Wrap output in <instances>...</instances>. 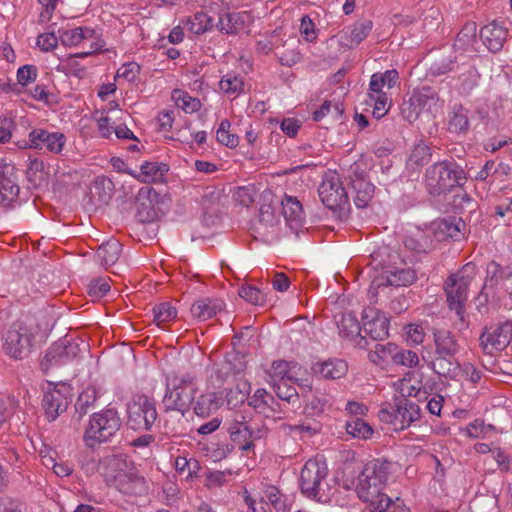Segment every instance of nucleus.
<instances>
[{"label": "nucleus", "instance_id": "nucleus-1", "mask_svg": "<svg viewBox=\"0 0 512 512\" xmlns=\"http://www.w3.org/2000/svg\"><path fill=\"white\" fill-rule=\"evenodd\" d=\"M390 473L391 463L386 460L372 459L364 464L355 484L358 498L367 504L363 512H388L403 504L384 493Z\"/></svg>", "mask_w": 512, "mask_h": 512}, {"label": "nucleus", "instance_id": "nucleus-2", "mask_svg": "<svg viewBox=\"0 0 512 512\" xmlns=\"http://www.w3.org/2000/svg\"><path fill=\"white\" fill-rule=\"evenodd\" d=\"M100 473L110 487L123 494L137 495L145 490V479L127 455L113 454L100 459Z\"/></svg>", "mask_w": 512, "mask_h": 512}, {"label": "nucleus", "instance_id": "nucleus-3", "mask_svg": "<svg viewBox=\"0 0 512 512\" xmlns=\"http://www.w3.org/2000/svg\"><path fill=\"white\" fill-rule=\"evenodd\" d=\"M466 181L465 170L455 161H438L425 171V188L432 196H440L455 187H462Z\"/></svg>", "mask_w": 512, "mask_h": 512}, {"label": "nucleus", "instance_id": "nucleus-4", "mask_svg": "<svg viewBox=\"0 0 512 512\" xmlns=\"http://www.w3.org/2000/svg\"><path fill=\"white\" fill-rule=\"evenodd\" d=\"M122 420L118 410L114 407H106L89 417L84 430L83 441L88 448H96L109 442L120 430Z\"/></svg>", "mask_w": 512, "mask_h": 512}, {"label": "nucleus", "instance_id": "nucleus-5", "mask_svg": "<svg viewBox=\"0 0 512 512\" xmlns=\"http://www.w3.org/2000/svg\"><path fill=\"white\" fill-rule=\"evenodd\" d=\"M328 467L325 461L313 458L306 461L299 479L301 493L317 502L326 503L330 499L331 488L326 482Z\"/></svg>", "mask_w": 512, "mask_h": 512}, {"label": "nucleus", "instance_id": "nucleus-6", "mask_svg": "<svg viewBox=\"0 0 512 512\" xmlns=\"http://www.w3.org/2000/svg\"><path fill=\"white\" fill-rule=\"evenodd\" d=\"M37 332L38 325L31 316H25L13 323L4 338L6 354L14 359L26 358L31 352Z\"/></svg>", "mask_w": 512, "mask_h": 512}, {"label": "nucleus", "instance_id": "nucleus-7", "mask_svg": "<svg viewBox=\"0 0 512 512\" xmlns=\"http://www.w3.org/2000/svg\"><path fill=\"white\" fill-rule=\"evenodd\" d=\"M197 391V381L191 374L174 377L167 383L163 404L166 410L184 414L193 404Z\"/></svg>", "mask_w": 512, "mask_h": 512}, {"label": "nucleus", "instance_id": "nucleus-8", "mask_svg": "<svg viewBox=\"0 0 512 512\" xmlns=\"http://www.w3.org/2000/svg\"><path fill=\"white\" fill-rule=\"evenodd\" d=\"M417 279L416 271L410 267H388L375 276L369 286L368 294L371 299L380 294L386 295L389 287L412 285Z\"/></svg>", "mask_w": 512, "mask_h": 512}, {"label": "nucleus", "instance_id": "nucleus-9", "mask_svg": "<svg viewBox=\"0 0 512 512\" xmlns=\"http://www.w3.org/2000/svg\"><path fill=\"white\" fill-rule=\"evenodd\" d=\"M128 426L133 430L150 431L157 420L155 403L146 395L133 397L127 406Z\"/></svg>", "mask_w": 512, "mask_h": 512}, {"label": "nucleus", "instance_id": "nucleus-10", "mask_svg": "<svg viewBox=\"0 0 512 512\" xmlns=\"http://www.w3.org/2000/svg\"><path fill=\"white\" fill-rule=\"evenodd\" d=\"M480 347L487 355L504 350L512 342V320L485 326L480 337Z\"/></svg>", "mask_w": 512, "mask_h": 512}, {"label": "nucleus", "instance_id": "nucleus-11", "mask_svg": "<svg viewBox=\"0 0 512 512\" xmlns=\"http://www.w3.org/2000/svg\"><path fill=\"white\" fill-rule=\"evenodd\" d=\"M469 284L470 278L468 276L455 273L448 277L444 286L448 306L455 311L463 326H467L464 316Z\"/></svg>", "mask_w": 512, "mask_h": 512}, {"label": "nucleus", "instance_id": "nucleus-12", "mask_svg": "<svg viewBox=\"0 0 512 512\" xmlns=\"http://www.w3.org/2000/svg\"><path fill=\"white\" fill-rule=\"evenodd\" d=\"M71 387L65 383L48 384L42 399V408L51 422L64 413L71 402Z\"/></svg>", "mask_w": 512, "mask_h": 512}, {"label": "nucleus", "instance_id": "nucleus-13", "mask_svg": "<svg viewBox=\"0 0 512 512\" xmlns=\"http://www.w3.org/2000/svg\"><path fill=\"white\" fill-rule=\"evenodd\" d=\"M67 138L62 132L48 131L43 128H34L28 134V139L23 140L21 148L46 149L53 154H60L65 145Z\"/></svg>", "mask_w": 512, "mask_h": 512}, {"label": "nucleus", "instance_id": "nucleus-14", "mask_svg": "<svg viewBox=\"0 0 512 512\" xmlns=\"http://www.w3.org/2000/svg\"><path fill=\"white\" fill-rule=\"evenodd\" d=\"M60 41L65 46H82L81 55L89 56L99 51L103 44L97 33L89 27H76L64 30L60 34Z\"/></svg>", "mask_w": 512, "mask_h": 512}, {"label": "nucleus", "instance_id": "nucleus-15", "mask_svg": "<svg viewBox=\"0 0 512 512\" xmlns=\"http://www.w3.org/2000/svg\"><path fill=\"white\" fill-rule=\"evenodd\" d=\"M322 203L329 209L342 208L348 203V195L337 175L326 177L318 188Z\"/></svg>", "mask_w": 512, "mask_h": 512}, {"label": "nucleus", "instance_id": "nucleus-16", "mask_svg": "<svg viewBox=\"0 0 512 512\" xmlns=\"http://www.w3.org/2000/svg\"><path fill=\"white\" fill-rule=\"evenodd\" d=\"M510 25L506 19L493 20L480 29V38L489 51L497 53L502 50L509 37Z\"/></svg>", "mask_w": 512, "mask_h": 512}, {"label": "nucleus", "instance_id": "nucleus-17", "mask_svg": "<svg viewBox=\"0 0 512 512\" xmlns=\"http://www.w3.org/2000/svg\"><path fill=\"white\" fill-rule=\"evenodd\" d=\"M17 170L12 163L0 159V205L7 207L19 195Z\"/></svg>", "mask_w": 512, "mask_h": 512}, {"label": "nucleus", "instance_id": "nucleus-18", "mask_svg": "<svg viewBox=\"0 0 512 512\" xmlns=\"http://www.w3.org/2000/svg\"><path fill=\"white\" fill-rule=\"evenodd\" d=\"M279 224L280 218L276 215L275 209L269 204H264L259 209V214L253 223L252 230L255 233V237L271 240L278 235Z\"/></svg>", "mask_w": 512, "mask_h": 512}, {"label": "nucleus", "instance_id": "nucleus-19", "mask_svg": "<svg viewBox=\"0 0 512 512\" xmlns=\"http://www.w3.org/2000/svg\"><path fill=\"white\" fill-rule=\"evenodd\" d=\"M335 322L338 327L339 335L353 343L359 348L367 347V340L361 335V326L352 312H341L335 315Z\"/></svg>", "mask_w": 512, "mask_h": 512}, {"label": "nucleus", "instance_id": "nucleus-20", "mask_svg": "<svg viewBox=\"0 0 512 512\" xmlns=\"http://www.w3.org/2000/svg\"><path fill=\"white\" fill-rule=\"evenodd\" d=\"M226 425L231 440L238 444L242 451H248L254 447L251 441L252 430L243 414L235 413L227 419Z\"/></svg>", "mask_w": 512, "mask_h": 512}, {"label": "nucleus", "instance_id": "nucleus-21", "mask_svg": "<svg viewBox=\"0 0 512 512\" xmlns=\"http://www.w3.org/2000/svg\"><path fill=\"white\" fill-rule=\"evenodd\" d=\"M401 391L402 395L395 398L394 403L399 415L400 429L404 430L420 418V408L414 401L406 397L404 389Z\"/></svg>", "mask_w": 512, "mask_h": 512}, {"label": "nucleus", "instance_id": "nucleus-22", "mask_svg": "<svg viewBox=\"0 0 512 512\" xmlns=\"http://www.w3.org/2000/svg\"><path fill=\"white\" fill-rule=\"evenodd\" d=\"M224 306L225 304L222 299L204 297L196 300L192 304L190 311L194 318L200 321H206L221 312Z\"/></svg>", "mask_w": 512, "mask_h": 512}, {"label": "nucleus", "instance_id": "nucleus-23", "mask_svg": "<svg viewBox=\"0 0 512 512\" xmlns=\"http://www.w3.org/2000/svg\"><path fill=\"white\" fill-rule=\"evenodd\" d=\"M283 216L291 229L297 230L305 221L301 202L293 196L285 195L281 201Z\"/></svg>", "mask_w": 512, "mask_h": 512}, {"label": "nucleus", "instance_id": "nucleus-24", "mask_svg": "<svg viewBox=\"0 0 512 512\" xmlns=\"http://www.w3.org/2000/svg\"><path fill=\"white\" fill-rule=\"evenodd\" d=\"M299 365L296 362L284 360L274 361L268 371V383L275 384L283 381H297Z\"/></svg>", "mask_w": 512, "mask_h": 512}, {"label": "nucleus", "instance_id": "nucleus-25", "mask_svg": "<svg viewBox=\"0 0 512 512\" xmlns=\"http://www.w3.org/2000/svg\"><path fill=\"white\" fill-rule=\"evenodd\" d=\"M433 341L435 346L434 355L439 356H456L459 352L460 345L455 336L445 329L433 330Z\"/></svg>", "mask_w": 512, "mask_h": 512}, {"label": "nucleus", "instance_id": "nucleus-26", "mask_svg": "<svg viewBox=\"0 0 512 512\" xmlns=\"http://www.w3.org/2000/svg\"><path fill=\"white\" fill-rule=\"evenodd\" d=\"M372 26V21L365 20L343 29L340 33L341 43L348 47L359 45L369 35Z\"/></svg>", "mask_w": 512, "mask_h": 512}, {"label": "nucleus", "instance_id": "nucleus-27", "mask_svg": "<svg viewBox=\"0 0 512 512\" xmlns=\"http://www.w3.org/2000/svg\"><path fill=\"white\" fill-rule=\"evenodd\" d=\"M315 374L324 379H340L348 371L347 363L342 359H328L323 362H317L312 367Z\"/></svg>", "mask_w": 512, "mask_h": 512}, {"label": "nucleus", "instance_id": "nucleus-28", "mask_svg": "<svg viewBox=\"0 0 512 512\" xmlns=\"http://www.w3.org/2000/svg\"><path fill=\"white\" fill-rule=\"evenodd\" d=\"M434 239L433 231L417 229L405 238L404 245L415 253H428L434 247Z\"/></svg>", "mask_w": 512, "mask_h": 512}, {"label": "nucleus", "instance_id": "nucleus-29", "mask_svg": "<svg viewBox=\"0 0 512 512\" xmlns=\"http://www.w3.org/2000/svg\"><path fill=\"white\" fill-rule=\"evenodd\" d=\"M428 366L437 375L450 379H456L461 373L460 364L455 356L434 355V358L428 363Z\"/></svg>", "mask_w": 512, "mask_h": 512}, {"label": "nucleus", "instance_id": "nucleus-30", "mask_svg": "<svg viewBox=\"0 0 512 512\" xmlns=\"http://www.w3.org/2000/svg\"><path fill=\"white\" fill-rule=\"evenodd\" d=\"M411 97L414 99V103L421 108L429 112L437 111L442 107L443 102L440 100L438 91L430 86H423L418 90H415Z\"/></svg>", "mask_w": 512, "mask_h": 512}, {"label": "nucleus", "instance_id": "nucleus-31", "mask_svg": "<svg viewBox=\"0 0 512 512\" xmlns=\"http://www.w3.org/2000/svg\"><path fill=\"white\" fill-rule=\"evenodd\" d=\"M261 493L262 500L269 503L275 512H290L289 499L278 487L268 483L262 484Z\"/></svg>", "mask_w": 512, "mask_h": 512}, {"label": "nucleus", "instance_id": "nucleus-32", "mask_svg": "<svg viewBox=\"0 0 512 512\" xmlns=\"http://www.w3.org/2000/svg\"><path fill=\"white\" fill-rule=\"evenodd\" d=\"M435 231L434 238L437 240H443L451 238L458 240L462 236V228L465 227V223L461 219H442L434 223Z\"/></svg>", "mask_w": 512, "mask_h": 512}, {"label": "nucleus", "instance_id": "nucleus-33", "mask_svg": "<svg viewBox=\"0 0 512 512\" xmlns=\"http://www.w3.org/2000/svg\"><path fill=\"white\" fill-rule=\"evenodd\" d=\"M354 203L358 208L368 206L374 194V185L364 177L356 176L351 181Z\"/></svg>", "mask_w": 512, "mask_h": 512}, {"label": "nucleus", "instance_id": "nucleus-34", "mask_svg": "<svg viewBox=\"0 0 512 512\" xmlns=\"http://www.w3.org/2000/svg\"><path fill=\"white\" fill-rule=\"evenodd\" d=\"M169 171V166L165 163L144 162L140 167V172L136 173L135 179L143 183L156 182L163 178Z\"/></svg>", "mask_w": 512, "mask_h": 512}, {"label": "nucleus", "instance_id": "nucleus-35", "mask_svg": "<svg viewBox=\"0 0 512 512\" xmlns=\"http://www.w3.org/2000/svg\"><path fill=\"white\" fill-rule=\"evenodd\" d=\"M399 73L395 69L387 70L384 73H374L370 78L369 91L375 93H386L384 88L391 89L398 84Z\"/></svg>", "mask_w": 512, "mask_h": 512}, {"label": "nucleus", "instance_id": "nucleus-36", "mask_svg": "<svg viewBox=\"0 0 512 512\" xmlns=\"http://www.w3.org/2000/svg\"><path fill=\"white\" fill-rule=\"evenodd\" d=\"M457 70L460 71L458 75V90L463 95H469L477 86L480 75L477 69L471 64H462L461 66H457Z\"/></svg>", "mask_w": 512, "mask_h": 512}, {"label": "nucleus", "instance_id": "nucleus-37", "mask_svg": "<svg viewBox=\"0 0 512 512\" xmlns=\"http://www.w3.org/2000/svg\"><path fill=\"white\" fill-rule=\"evenodd\" d=\"M469 126L468 110L462 105H454L449 112L448 130L456 134H466Z\"/></svg>", "mask_w": 512, "mask_h": 512}, {"label": "nucleus", "instance_id": "nucleus-38", "mask_svg": "<svg viewBox=\"0 0 512 512\" xmlns=\"http://www.w3.org/2000/svg\"><path fill=\"white\" fill-rule=\"evenodd\" d=\"M122 252V244L115 239H111L99 246L97 250V258L102 266H110L115 264Z\"/></svg>", "mask_w": 512, "mask_h": 512}, {"label": "nucleus", "instance_id": "nucleus-39", "mask_svg": "<svg viewBox=\"0 0 512 512\" xmlns=\"http://www.w3.org/2000/svg\"><path fill=\"white\" fill-rule=\"evenodd\" d=\"M397 345L392 342L386 344L377 343L374 349L369 351L368 359L375 365L384 367L389 363L393 364L394 353Z\"/></svg>", "mask_w": 512, "mask_h": 512}, {"label": "nucleus", "instance_id": "nucleus-40", "mask_svg": "<svg viewBox=\"0 0 512 512\" xmlns=\"http://www.w3.org/2000/svg\"><path fill=\"white\" fill-rule=\"evenodd\" d=\"M222 404V397L215 392L201 394L195 402L194 412L200 417H207Z\"/></svg>", "mask_w": 512, "mask_h": 512}, {"label": "nucleus", "instance_id": "nucleus-41", "mask_svg": "<svg viewBox=\"0 0 512 512\" xmlns=\"http://www.w3.org/2000/svg\"><path fill=\"white\" fill-rule=\"evenodd\" d=\"M98 398L99 392L95 386L89 385L82 390L75 403V411L79 418H82L95 407Z\"/></svg>", "mask_w": 512, "mask_h": 512}, {"label": "nucleus", "instance_id": "nucleus-42", "mask_svg": "<svg viewBox=\"0 0 512 512\" xmlns=\"http://www.w3.org/2000/svg\"><path fill=\"white\" fill-rule=\"evenodd\" d=\"M246 14L239 12H228L221 14L218 19L217 27L220 31L227 34H236L243 28Z\"/></svg>", "mask_w": 512, "mask_h": 512}, {"label": "nucleus", "instance_id": "nucleus-43", "mask_svg": "<svg viewBox=\"0 0 512 512\" xmlns=\"http://www.w3.org/2000/svg\"><path fill=\"white\" fill-rule=\"evenodd\" d=\"M363 330L373 340H383L389 335V321L384 316H377L370 321H364Z\"/></svg>", "mask_w": 512, "mask_h": 512}, {"label": "nucleus", "instance_id": "nucleus-44", "mask_svg": "<svg viewBox=\"0 0 512 512\" xmlns=\"http://www.w3.org/2000/svg\"><path fill=\"white\" fill-rule=\"evenodd\" d=\"M477 25L475 22H467L457 34L454 48L457 50H469L476 43Z\"/></svg>", "mask_w": 512, "mask_h": 512}, {"label": "nucleus", "instance_id": "nucleus-45", "mask_svg": "<svg viewBox=\"0 0 512 512\" xmlns=\"http://www.w3.org/2000/svg\"><path fill=\"white\" fill-rule=\"evenodd\" d=\"M185 25L191 33L200 35L212 29L214 19L207 13L200 11L189 17Z\"/></svg>", "mask_w": 512, "mask_h": 512}, {"label": "nucleus", "instance_id": "nucleus-46", "mask_svg": "<svg viewBox=\"0 0 512 512\" xmlns=\"http://www.w3.org/2000/svg\"><path fill=\"white\" fill-rule=\"evenodd\" d=\"M63 346L61 345V341H57L54 343L45 353L42 361L41 367L47 372L53 367L60 366L66 364V359L64 358Z\"/></svg>", "mask_w": 512, "mask_h": 512}, {"label": "nucleus", "instance_id": "nucleus-47", "mask_svg": "<svg viewBox=\"0 0 512 512\" xmlns=\"http://www.w3.org/2000/svg\"><path fill=\"white\" fill-rule=\"evenodd\" d=\"M248 403L257 412L266 414L268 411L273 410V404L275 403V399L265 389L259 388L249 398Z\"/></svg>", "mask_w": 512, "mask_h": 512}, {"label": "nucleus", "instance_id": "nucleus-48", "mask_svg": "<svg viewBox=\"0 0 512 512\" xmlns=\"http://www.w3.org/2000/svg\"><path fill=\"white\" fill-rule=\"evenodd\" d=\"M177 107L181 108L186 113H194L201 108L199 99L190 96L186 91L181 89H174L171 95Z\"/></svg>", "mask_w": 512, "mask_h": 512}, {"label": "nucleus", "instance_id": "nucleus-49", "mask_svg": "<svg viewBox=\"0 0 512 512\" xmlns=\"http://www.w3.org/2000/svg\"><path fill=\"white\" fill-rule=\"evenodd\" d=\"M367 105L373 106V116L380 119L387 114L390 108V99L386 93H368Z\"/></svg>", "mask_w": 512, "mask_h": 512}, {"label": "nucleus", "instance_id": "nucleus-50", "mask_svg": "<svg viewBox=\"0 0 512 512\" xmlns=\"http://www.w3.org/2000/svg\"><path fill=\"white\" fill-rule=\"evenodd\" d=\"M280 429L285 435L300 440H303L306 437H311L318 432V428L316 426H312L305 422L297 425L283 423L281 424Z\"/></svg>", "mask_w": 512, "mask_h": 512}, {"label": "nucleus", "instance_id": "nucleus-51", "mask_svg": "<svg viewBox=\"0 0 512 512\" xmlns=\"http://www.w3.org/2000/svg\"><path fill=\"white\" fill-rule=\"evenodd\" d=\"M346 431L349 435L359 439H369L373 434L372 427L361 418H354L346 423Z\"/></svg>", "mask_w": 512, "mask_h": 512}, {"label": "nucleus", "instance_id": "nucleus-52", "mask_svg": "<svg viewBox=\"0 0 512 512\" xmlns=\"http://www.w3.org/2000/svg\"><path fill=\"white\" fill-rule=\"evenodd\" d=\"M231 123L228 119H223L216 131L217 141L229 148H235L239 144V137L230 133Z\"/></svg>", "mask_w": 512, "mask_h": 512}, {"label": "nucleus", "instance_id": "nucleus-53", "mask_svg": "<svg viewBox=\"0 0 512 512\" xmlns=\"http://www.w3.org/2000/svg\"><path fill=\"white\" fill-rule=\"evenodd\" d=\"M219 87L228 95H238L244 89V81L240 76L228 73L221 78Z\"/></svg>", "mask_w": 512, "mask_h": 512}, {"label": "nucleus", "instance_id": "nucleus-54", "mask_svg": "<svg viewBox=\"0 0 512 512\" xmlns=\"http://www.w3.org/2000/svg\"><path fill=\"white\" fill-rule=\"evenodd\" d=\"M60 341L64 348L63 353L67 363L79 357L87 347L86 343L82 340H73L68 337H64L60 339Z\"/></svg>", "mask_w": 512, "mask_h": 512}, {"label": "nucleus", "instance_id": "nucleus-55", "mask_svg": "<svg viewBox=\"0 0 512 512\" xmlns=\"http://www.w3.org/2000/svg\"><path fill=\"white\" fill-rule=\"evenodd\" d=\"M420 363L419 356L412 350L400 348L398 345L394 353L393 364L407 368H416Z\"/></svg>", "mask_w": 512, "mask_h": 512}, {"label": "nucleus", "instance_id": "nucleus-56", "mask_svg": "<svg viewBox=\"0 0 512 512\" xmlns=\"http://www.w3.org/2000/svg\"><path fill=\"white\" fill-rule=\"evenodd\" d=\"M154 322L158 326L176 318L177 311L169 302L161 303L153 308Z\"/></svg>", "mask_w": 512, "mask_h": 512}, {"label": "nucleus", "instance_id": "nucleus-57", "mask_svg": "<svg viewBox=\"0 0 512 512\" xmlns=\"http://www.w3.org/2000/svg\"><path fill=\"white\" fill-rule=\"evenodd\" d=\"M19 407V402L14 396L0 397V428L8 422Z\"/></svg>", "mask_w": 512, "mask_h": 512}, {"label": "nucleus", "instance_id": "nucleus-58", "mask_svg": "<svg viewBox=\"0 0 512 512\" xmlns=\"http://www.w3.org/2000/svg\"><path fill=\"white\" fill-rule=\"evenodd\" d=\"M378 418L382 423L390 425L395 431L401 430L395 403L382 406L378 412Z\"/></svg>", "mask_w": 512, "mask_h": 512}, {"label": "nucleus", "instance_id": "nucleus-59", "mask_svg": "<svg viewBox=\"0 0 512 512\" xmlns=\"http://www.w3.org/2000/svg\"><path fill=\"white\" fill-rule=\"evenodd\" d=\"M295 381H283L280 383L271 384L276 395L288 403L295 402L298 399V393L296 388L291 385Z\"/></svg>", "mask_w": 512, "mask_h": 512}, {"label": "nucleus", "instance_id": "nucleus-60", "mask_svg": "<svg viewBox=\"0 0 512 512\" xmlns=\"http://www.w3.org/2000/svg\"><path fill=\"white\" fill-rule=\"evenodd\" d=\"M239 296L254 305H264L266 302L265 294L254 286H242L238 292Z\"/></svg>", "mask_w": 512, "mask_h": 512}, {"label": "nucleus", "instance_id": "nucleus-61", "mask_svg": "<svg viewBox=\"0 0 512 512\" xmlns=\"http://www.w3.org/2000/svg\"><path fill=\"white\" fill-rule=\"evenodd\" d=\"M430 158V148L426 144L421 142L414 146L409 157V162L417 166H422L425 163H427L430 160Z\"/></svg>", "mask_w": 512, "mask_h": 512}, {"label": "nucleus", "instance_id": "nucleus-62", "mask_svg": "<svg viewBox=\"0 0 512 512\" xmlns=\"http://www.w3.org/2000/svg\"><path fill=\"white\" fill-rule=\"evenodd\" d=\"M78 463L86 475H92L96 471H100V460H97L95 456L89 452H82L78 457Z\"/></svg>", "mask_w": 512, "mask_h": 512}, {"label": "nucleus", "instance_id": "nucleus-63", "mask_svg": "<svg viewBox=\"0 0 512 512\" xmlns=\"http://www.w3.org/2000/svg\"><path fill=\"white\" fill-rule=\"evenodd\" d=\"M140 65L136 62H129L123 64L116 73V80H125L127 82H134L139 73H140Z\"/></svg>", "mask_w": 512, "mask_h": 512}, {"label": "nucleus", "instance_id": "nucleus-64", "mask_svg": "<svg viewBox=\"0 0 512 512\" xmlns=\"http://www.w3.org/2000/svg\"><path fill=\"white\" fill-rule=\"evenodd\" d=\"M421 108L414 103V99L410 96L400 106L401 117L409 123H413L420 115Z\"/></svg>", "mask_w": 512, "mask_h": 512}]
</instances>
